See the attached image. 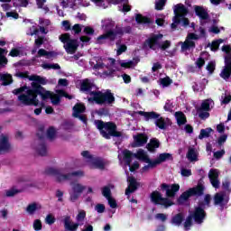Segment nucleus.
Instances as JSON below:
<instances>
[{
    "label": "nucleus",
    "instance_id": "9b49d317",
    "mask_svg": "<svg viewBox=\"0 0 231 231\" xmlns=\"http://www.w3.org/2000/svg\"><path fill=\"white\" fill-rule=\"evenodd\" d=\"M86 190V186H83L80 183H76L72 186V192L69 193V201L75 203L82 195V192Z\"/></svg>",
    "mask_w": 231,
    "mask_h": 231
},
{
    "label": "nucleus",
    "instance_id": "1a4fd4ad",
    "mask_svg": "<svg viewBox=\"0 0 231 231\" xmlns=\"http://www.w3.org/2000/svg\"><path fill=\"white\" fill-rule=\"evenodd\" d=\"M174 16L172 18V23L171 24V30H176L178 24H181V17H186L189 14V9L183 4H178L174 5L173 9Z\"/></svg>",
    "mask_w": 231,
    "mask_h": 231
},
{
    "label": "nucleus",
    "instance_id": "c03bdc74",
    "mask_svg": "<svg viewBox=\"0 0 231 231\" xmlns=\"http://www.w3.org/2000/svg\"><path fill=\"white\" fill-rule=\"evenodd\" d=\"M60 41L63 44H68V42H69L70 41H73V39H71V35L69 33H63L60 35Z\"/></svg>",
    "mask_w": 231,
    "mask_h": 231
},
{
    "label": "nucleus",
    "instance_id": "052dcab7",
    "mask_svg": "<svg viewBox=\"0 0 231 231\" xmlns=\"http://www.w3.org/2000/svg\"><path fill=\"white\" fill-rule=\"evenodd\" d=\"M20 192H21V190L15 189L13 188L6 191V196H7V198H14V196H15V194H19Z\"/></svg>",
    "mask_w": 231,
    "mask_h": 231
},
{
    "label": "nucleus",
    "instance_id": "7c9ffc66",
    "mask_svg": "<svg viewBox=\"0 0 231 231\" xmlns=\"http://www.w3.org/2000/svg\"><path fill=\"white\" fill-rule=\"evenodd\" d=\"M86 112V106L84 104L77 103L73 106V114L72 116H79L81 113Z\"/></svg>",
    "mask_w": 231,
    "mask_h": 231
},
{
    "label": "nucleus",
    "instance_id": "5701e85b",
    "mask_svg": "<svg viewBox=\"0 0 231 231\" xmlns=\"http://www.w3.org/2000/svg\"><path fill=\"white\" fill-rule=\"evenodd\" d=\"M195 14L201 21H207L210 15L208 14V12L203 8V6L195 5L194 6Z\"/></svg>",
    "mask_w": 231,
    "mask_h": 231
},
{
    "label": "nucleus",
    "instance_id": "b1692460",
    "mask_svg": "<svg viewBox=\"0 0 231 231\" xmlns=\"http://www.w3.org/2000/svg\"><path fill=\"white\" fill-rule=\"evenodd\" d=\"M95 87V84L89 80V79H85L82 80L80 84V91L83 93H91V89Z\"/></svg>",
    "mask_w": 231,
    "mask_h": 231
},
{
    "label": "nucleus",
    "instance_id": "37998d69",
    "mask_svg": "<svg viewBox=\"0 0 231 231\" xmlns=\"http://www.w3.org/2000/svg\"><path fill=\"white\" fill-rule=\"evenodd\" d=\"M197 111H210V102L208 101V99L204 100L201 103L200 107H199Z\"/></svg>",
    "mask_w": 231,
    "mask_h": 231
},
{
    "label": "nucleus",
    "instance_id": "f257e3e1",
    "mask_svg": "<svg viewBox=\"0 0 231 231\" xmlns=\"http://www.w3.org/2000/svg\"><path fill=\"white\" fill-rule=\"evenodd\" d=\"M40 96L42 100L51 99V102L53 106H59L60 104V95L52 93L50 90H46L42 86L39 84H32V88L27 90V95L22 94L18 96V102L22 106H34L37 107L39 106V99L37 97Z\"/></svg>",
    "mask_w": 231,
    "mask_h": 231
},
{
    "label": "nucleus",
    "instance_id": "473e14b6",
    "mask_svg": "<svg viewBox=\"0 0 231 231\" xmlns=\"http://www.w3.org/2000/svg\"><path fill=\"white\" fill-rule=\"evenodd\" d=\"M134 158H137V160H140L141 162H151V158H149V155H147V153H145L143 150H139L137 153H134Z\"/></svg>",
    "mask_w": 231,
    "mask_h": 231
},
{
    "label": "nucleus",
    "instance_id": "4468645a",
    "mask_svg": "<svg viewBox=\"0 0 231 231\" xmlns=\"http://www.w3.org/2000/svg\"><path fill=\"white\" fill-rule=\"evenodd\" d=\"M163 39V34H152L147 40H145L144 44H146L150 50H156V46H160V41Z\"/></svg>",
    "mask_w": 231,
    "mask_h": 231
},
{
    "label": "nucleus",
    "instance_id": "72a5a7b5",
    "mask_svg": "<svg viewBox=\"0 0 231 231\" xmlns=\"http://www.w3.org/2000/svg\"><path fill=\"white\" fill-rule=\"evenodd\" d=\"M8 51L6 49L0 48V67L5 68L8 64V58H6Z\"/></svg>",
    "mask_w": 231,
    "mask_h": 231
},
{
    "label": "nucleus",
    "instance_id": "c85d7f7f",
    "mask_svg": "<svg viewBox=\"0 0 231 231\" xmlns=\"http://www.w3.org/2000/svg\"><path fill=\"white\" fill-rule=\"evenodd\" d=\"M57 56L55 51H48L44 49H40L37 52L36 57L39 59L41 57H45L46 59H53Z\"/></svg>",
    "mask_w": 231,
    "mask_h": 231
},
{
    "label": "nucleus",
    "instance_id": "8fccbe9b",
    "mask_svg": "<svg viewBox=\"0 0 231 231\" xmlns=\"http://www.w3.org/2000/svg\"><path fill=\"white\" fill-rule=\"evenodd\" d=\"M57 132L55 131V128L53 126H51L47 130V138H49V140H53Z\"/></svg>",
    "mask_w": 231,
    "mask_h": 231
},
{
    "label": "nucleus",
    "instance_id": "58836bf2",
    "mask_svg": "<svg viewBox=\"0 0 231 231\" xmlns=\"http://www.w3.org/2000/svg\"><path fill=\"white\" fill-rule=\"evenodd\" d=\"M212 128L208 127L206 129H201L200 133L199 134V140H203V138H209L210 137V133H212Z\"/></svg>",
    "mask_w": 231,
    "mask_h": 231
},
{
    "label": "nucleus",
    "instance_id": "393cba45",
    "mask_svg": "<svg viewBox=\"0 0 231 231\" xmlns=\"http://www.w3.org/2000/svg\"><path fill=\"white\" fill-rule=\"evenodd\" d=\"M29 80L32 81V89H33V84H38V86H46L48 84V81L46 80V78L41 77L39 75H32L29 77Z\"/></svg>",
    "mask_w": 231,
    "mask_h": 231
},
{
    "label": "nucleus",
    "instance_id": "0e129e2a",
    "mask_svg": "<svg viewBox=\"0 0 231 231\" xmlns=\"http://www.w3.org/2000/svg\"><path fill=\"white\" fill-rule=\"evenodd\" d=\"M20 55H21V51L17 48H13L9 52L10 57H19Z\"/></svg>",
    "mask_w": 231,
    "mask_h": 231
},
{
    "label": "nucleus",
    "instance_id": "338daca9",
    "mask_svg": "<svg viewBox=\"0 0 231 231\" xmlns=\"http://www.w3.org/2000/svg\"><path fill=\"white\" fill-rule=\"evenodd\" d=\"M108 199V205L110 208H116L118 207V204L116 203V199L110 197Z\"/></svg>",
    "mask_w": 231,
    "mask_h": 231
},
{
    "label": "nucleus",
    "instance_id": "e2e57ef3",
    "mask_svg": "<svg viewBox=\"0 0 231 231\" xmlns=\"http://www.w3.org/2000/svg\"><path fill=\"white\" fill-rule=\"evenodd\" d=\"M201 120H207L210 116V113L207 111H197Z\"/></svg>",
    "mask_w": 231,
    "mask_h": 231
},
{
    "label": "nucleus",
    "instance_id": "79ce46f5",
    "mask_svg": "<svg viewBox=\"0 0 231 231\" xmlns=\"http://www.w3.org/2000/svg\"><path fill=\"white\" fill-rule=\"evenodd\" d=\"M43 69H60L59 63H43L42 64Z\"/></svg>",
    "mask_w": 231,
    "mask_h": 231
},
{
    "label": "nucleus",
    "instance_id": "bf43d9fd",
    "mask_svg": "<svg viewBox=\"0 0 231 231\" xmlns=\"http://www.w3.org/2000/svg\"><path fill=\"white\" fill-rule=\"evenodd\" d=\"M165 3H167V0H159L155 3V10H163V7L165 6Z\"/></svg>",
    "mask_w": 231,
    "mask_h": 231
},
{
    "label": "nucleus",
    "instance_id": "4d7b16f0",
    "mask_svg": "<svg viewBox=\"0 0 231 231\" xmlns=\"http://www.w3.org/2000/svg\"><path fill=\"white\" fill-rule=\"evenodd\" d=\"M102 194L106 199L111 198V189L107 186H105L102 189Z\"/></svg>",
    "mask_w": 231,
    "mask_h": 231
},
{
    "label": "nucleus",
    "instance_id": "ddd939ff",
    "mask_svg": "<svg viewBox=\"0 0 231 231\" xmlns=\"http://www.w3.org/2000/svg\"><path fill=\"white\" fill-rule=\"evenodd\" d=\"M214 205L225 208L226 205H228L229 199L226 197V191H219L214 195Z\"/></svg>",
    "mask_w": 231,
    "mask_h": 231
},
{
    "label": "nucleus",
    "instance_id": "c9c22d12",
    "mask_svg": "<svg viewBox=\"0 0 231 231\" xmlns=\"http://www.w3.org/2000/svg\"><path fill=\"white\" fill-rule=\"evenodd\" d=\"M184 219L185 217L183 216V214L178 213L171 218V223L172 225H176V226H180L183 223Z\"/></svg>",
    "mask_w": 231,
    "mask_h": 231
},
{
    "label": "nucleus",
    "instance_id": "6e6d98bb",
    "mask_svg": "<svg viewBox=\"0 0 231 231\" xmlns=\"http://www.w3.org/2000/svg\"><path fill=\"white\" fill-rule=\"evenodd\" d=\"M33 229L35 231L42 230V222L41 221V219H35L33 221Z\"/></svg>",
    "mask_w": 231,
    "mask_h": 231
},
{
    "label": "nucleus",
    "instance_id": "e433bc0d",
    "mask_svg": "<svg viewBox=\"0 0 231 231\" xmlns=\"http://www.w3.org/2000/svg\"><path fill=\"white\" fill-rule=\"evenodd\" d=\"M0 80L3 82L2 86H10L14 82V78L10 74H2Z\"/></svg>",
    "mask_w": 231,
    "mask_h": 231
},
{
    "label": "nucleus",
    "instance_id": "864d4df0",
    "mask_svg": "<svg viewBox=\"0 0 231 231\" xmlns=\"http://www.w3.org/2000/svg\"><path fill=\"white\" fill-rule=\"evenodd\" d=\"M98 116H107L109 115V108L102 107L96 111Z\"/></svg>",
    "mask_w": 231,
    "mask_h": 231
},
{
    "label": "nucleus",
    "instance_id": "13d9d810",
    "mask_svg": "<svg viewBox=\"0 0 231 231\" xmlns=\"http://www.w3.org/2000/svg\"><path fill=\"white\" fill-rule=\"evenodd\" d=\"M222 189H224V192H231L230 180H226L223 181Z\"/></svg>",
    "mask_w": 231,
    "mask_h": 231
},
{
    "label": "nucleus",
    "instance_id": "69168bd1",
    "mask_svg": "<svg viewBox=\"0 0 231 231\" xmlns=\"http://www.w3.org/2000/svg\"><path fill=\"white\" fill-rule=\"evenodd\" d=\"M159 48L162 51H165V50H168V48H171V42L166 40L165 42H163L162 44L159 45Z\"/></svg>",
    "mask_w": 231,
    "mask_h": 231
},
{
    "label": "nucleus",
    "instance_id": "9d476101",
    "mask_svg": "<svg viewBox=\"0 0 231 231\" xmlns=\"http://www.w3.org/2000/svg\"><path fill=\"white\" fill-rule=\"evenodd\" d=\"M40 133H37V136L40 140L38 146L36 147V152L39 156H47L48 148L46 146V142H44V126L39 128Z\"/></svg>",
    "mask_w": 231,
    "mask_h": 231
},
{
    "label": "nucleus",
    "instance_id": "f03ea898",
    "mask_svg": "<svg viewBox=\"0 0 231 231\" xmlns=\"http://www.w3.org/2000/svg\"><path fill=\"white\" fill-rule=\"evenodd\" d=\"M162 192H166V197L162 195V192L154 190L150 194V199L153 205H160L162 208H169L172 207L174 202L169 198H174L176 192L180 191V184H172L171 186L167 183L161 184Z\"/></svg>",
    "mask_w": 231,
    "mask_h": 231
},
{
    "label": "nucleus",
    "instance_id": "a211bd4d",
    "mask_svg": "<svg viewBox=\"0 0 231 231\" xmlns=\"http://www.w3.org/2000/svg\"><path fill=\"white\" fill-rule=\"evenodd\" d=\"M12 151V144H10V141L8 136L2 134L0 136V152L2 154H6Z\"/></svg>",
    "mask_w": 231,
    "mask_h": 231
},
{
    "label": "nucleus",
    "instance_id": "4be33fe9",
    "mask_svg": "<svg viewBox=\"0 0 231 231\" xmlns=\"http://www.w3.org/2000/svg\"><path fill=\"white\" fill-rule=\"evenodd\" d=\"M147 140H149V137L145 134H137L134 136L135 147H143L147 143Z\"/></svg>",
    "mask_w": 231,
    "mask_h": 231
},
{
    "label": "nucleus",
    "instance_id": "a19ab883",
    "mask_svg": "<svg viewBox=\"0 0 231 231\" xmlns=\"http://www.w3.org/2000/svg\"><path fill=\"white\" fill-rule=\"evenodd\" d=\"M13 1V5L15 8H26L28 6V0H12Z\"/></svg>",
    "mask_w": 231,
    "mask_h": 231
},
{
    "label": "nucleus",
    "instance_id": "ea45409f",
    "mask_svg": "<svg viewBox=\"0 0 231 231\" xmlns=\"http://www.w3.org/2000/svg\"><path fill=\"white\" fill-rule=\"evenodd\" d=\"M187 158L189 162H197L198 161V154H196V150L194 148H189Z\"/></svg>",
    "mask_w": 231,
    "mask_h": 231
},
{
    "label": "nucleus",
    "instance_id": "2f4dec72",
    "mask_svg": "<svg viewBox=\"0 0 231 231\" xmlns=\"http://www.w3.org/2000/svg\"><path fill=\"white\" fill-rule=\"evenodd\" d=\"M41 208H42L41 205L37 204L36 202H33L27 206L26 212H28L30 216H33V214H35L37 210H41Z\"/></svg>",
    "mask_w": 231,
    "mask_h": 231
},
{
    "label": "nucleus",
    "instance_id": "20e7f679",
    "mask_svg": "<svg viewBox=\"0 0 231 231\" xmlns=\"http://www.w3.org/2000/svg\"><path fill=\"white\" fill-rule=\"evenodd\" d=\"M95 125L103 138L106 140H111L113 138H122V132H119L116 123L109 121L104 122L102 120H96Z\"/></svg>",
    "mask_w": 231,
    "mask_h": 231
},
{
    "label": "nucleus",
    "instance_id": "de8ad7c7",
    "mask_svg": "<svg viewBox=\"0 0 231 231\" xmlns=\"http://www.w3.org/2000/svg\"><path fill=\"white\" fill-rule=\"evenodd\" d=\"M146 163L148 164L142 168V172H147L149 169H154L155 167H157L156 162L152 160H150V162Z\"/></svg>",
    "mask_w": 231,
    "mask_h": 231
},
{
    "label": "nucleus",
    "instance_id": "7ed1b4c3",
    "mask_svg": "<svg viewBox=\"0 0 231 231\" xmlns=\"http://www.w3.org/2000/svg\"><path fill=\"white\" fill-rule=\"evenodd\" d=\"M105 33L99 35L97 38V44H104V41H109L115 42L116 39H122L124 33H131L133 28L131 26L121 27L120 25H115V22H107L103 25Z\"/></svg>",
    "mask_w": 231,
    "mask_h": 231
},
{
    "label": "nucleus",
    "instance_id": "bb28decb",
    "mask_svg": "<svg viewBox=\"0 0 231 231\" xmlns=\"http://www.w3.org/2000/svg\"><path fill=\"white\" fill-rule=\"evenodd\" d=\"M158 148H160V140L157 138L150 139L149 143L146 145V149L149 151V152H155L156 149Z\"/></svg>",
    "mask_w": 231,
    "mask_h": 231
},
{
    "label": "nucleus",
    "instance_id": "680f3d73",
    "mask_svg": "<svg viewBox=\"0 0 231 231\" xmlns=\"http://www.w3.org/2000/svg\"><path fill=\"white\" fill-rule=\"evenodd\" d=\"M56 219L55 217L51 214L47 215L46 218H45V223L47 225H53V223H55Z\"/></svg>",
    "mask_w": 231,
    "mask_h": 231
},
{
    "label": "nucleus",
    "instance_id": "dca6fc26",
    "mask_svg": "<svg viewBox=\"0 0 231 231\" xmlns=\"http://www.w3.org/2000/svg\"><path fill=\"white\" fill-rule=\"evenodd\" d=\"M128 187L126 188L125 194V196H130L133 192H136L138 190V187H140V183L136 180V178L134 176H130L127 178Z\"/></svg>",
    "mask_w": 231,
    "mask_h": 231
},
{
    "label": "nucleus",
    "instance_id": "3c124183",
    "mask_svg": "<svg viewBox=\"0 0 231 231\" xmlns=\"http://www.w3.org/2000/svg\"><path fill=\"white\" fill-rule=\"evenodd\" d=\"M161 84L162 88H169V86L172 84V79H171V78L169 77H165L163 79H161Z\"/></svg>",
    "mask_w": 231,
    "mask_h": 231
},
{
    "label": "nucleus",
    "instance_id": "cd10ccee",
    "mask_svg": "<svg viewBox=\"0 0 231 231\" xmlns=\"http://www.w3.org/2000/svg\"><path fill=\"white\" fill-rule=\"evenodd\" d=\"M135 21L137 23V24H143V25H149V24H152V20H151V18L147 17V16H143L142 14H137L135 15Z\"/></svg>",
    "mask_w": 231,
    "mask_h": 231
},
{
    "label": "nucleus",
    "instance_id": "603ef678",
    "mask_svg": "<svg viewBox=\"0 0 231 231\" xmlns=\"http://www.w3.org/2000/svg\"><path fill=\"white\" fill-rule=\"evenodd\" d=\"M207 71L212 75L216 71V61H209L206 67Z\"/></svg>",
    "mask_w": 231,
    "mask_h": 231
},
{
    "label": "nucleus",
    "instance_id": "f3484780",
    "mask_svg": "<svg viewBox=\"0 0 231 231\" xmlns=\"http://www.w3.org/2000/svg\"><path fill=\"white\" fill-rule=\"evenodd\" d=\"M79 40L73 39L64 44L63 48L69 55H75V53H77V50H79Z\"/></svg>",
    "mask_w": 231,
    "mask_h": 231
},
{
    "label": "nucleus",
    "instance_id": "6e6552de",
    "mask_svg": "<svg viewBox=\"0 0 231 231\" xmlns=\"http://www.w3.org/2000/svg\"><path fill=\"white\" fill-rule=\"evenodd\" d=\"M135 115H140L141 116L144 117L145 122H149V120H155L154 124L156 127L159 129H162V131H165L167 129V122L165 121V118L162 116V115L158 114L155 111L152 112H145V111H137L134 112Z\"/></svg>",
    "mask_w": 231,
    "mask_h": 231
},
{
    "label": "nucleus",
    "instance_id": "0eeeda50",
    "mask_svg": "<svg viewBox=\"0 0 231 231\" xmlns=\"http://www.w3.org/2000/svg\"><path fill=\"white\" fill-rule=\"evenodd\" d=\"M205 194V186L199 182L196 187L189 188L188 190L184 191L178 199V205H185L186 201H189V199L192 198V196H196V198H201Z\"/></svg>",
    "mask_w": 231,
    "mask_h": 231
},
{
    "label": "nucleus",
    "instance_id": "4c0bfd02",
    "mask_svg": "<svg viewBox=\"0 0 231 231\" xmlns=\"http://www.w3.org/2000/svg\"><path fill=\"white\" fill-rule=\"evenodd\" d=\"M29 88L28 86L24 85L23 87H20L19 88H15L14 90H13L14 95H19V97H21V95H28V91Z\"/></svg>",
    "mask_w": 231,
    "mask_h": 231
},
{
    "label": "nucleus",
    "instance_id": "f704fd0d",
    "mask_svg": "<svg viewBox=\"0 0 231 231\" xmlns=\"http://www.w3.org/2000/svg\"><path fill=\"white\" fill-rule=\"evenodd\" d=\"M175 118L178 125H185V124H187V116H185V114L181 111L175 113Z\"/></svg>",
    "mask_w": 231,
    "mask_h": 231
},
{
    "label": "nucleus",
    "instance_id": "09e8293b",
    "mask_svg": "<svg viewBox=\"0 0 231 231\" xmlns=\"http://www.w3.org/2000/svg\"><path fill=\"white\" fill-rule=\"evenodd\" d=\"M81 156L87 160V163H90V162L95 158L91 153H89V151H83L81 152Z\"/></svg>",
    "mask_w": 231,
    "mask_h": 231
},
{
    "label": "nucleus",
    "instance_id": "a18cd8bd",
    "mask_svg": "<svg viewBox=\"0 0 231 231\" xmlns=\"http://www.w3.org/2000/svg\"><path fill=\"white\" fill-rule=\"evenodd\" d=\"M221 42H223V39L213 41L211 42V47H210L211 51H217L219 50V44H221Z\"/></svg>",
    "mask_w": 231,
    "mask_h": 231
},
{
    "label": "nucleus",
    "instance_id": "f8f14e48",
    "mask_svg": "<svg viewBox=\"0 0 231 231\" xmlns=\"http://www.w3.org/2000/svg\"><path fill=\"white\" fill-rule=\"evenodd\" d=\"M189 214L197 225H201L207 217V211L201 208H195Z\"/></svg>",
    "mask_w": 231,
    "mask_h": 231
},
{
    "label": "nucleus",
    "instance_id": "412c9836",
    "mask_svg": "<svg viewBox=\"0 0 231 231\" xmlns=\"http://www.w3.org/2000/svg\"><path fill=\"white\" fill-rule=\"evenodd\" d=\"M196 49V42L185 40L184 42H180V51L185 53V51H190V50L194 51Z\"/></svg>",
    "mask_w": 231,
    "mask_h": 231
},
{
    "label": "nucleus",
    "instance_id": "39448f33",
    "mask_svg": "<svg viewBox=\"0 0 231 231\" xmlns=\"http://www.w3.org/2000/svg\"><path fill=\"white\" fill-rule=\"evenodd\" d=\"M64 171L62 169H55V168H47L44 171V174L47 176H53L57 181V183H62V181H69L73 179V177H82L84 176V171H76L70 173L63 174Z\"/></svg>",
    "mask_w": 231,
    "mask_h": 231
},
{
    "label": "nucleus",
    "instance_id": "2eb2a0df",
    "mask_svg": "<svg viewBox=\"0 0 231 231\" xmlns=\"http://www.w3.org/2000/svg\"><path fill=\"white\" fill-rule=\"evenodd\" d=\"M221 79L228 80L231 77V54H227L225 57V68L220 73Z\"/></svg>",
    "mask_w": 231,
    "mask_h": 231
},
{
    "label": "nucleus",
    "instance_id": "49530a36",
    "mask_svg": "<svg viewBox=\"0 0 231 231\" xmlns=\"http://www.w3.org/2000/svg\"><path fill=\"white\" fill-rule=\"evenodd\" d=\"M192 219H194V217L189 214L184 222V230H190V226H192Z\"/></svg>",
    "mask_w": 231,
    "mask_h": 231
},
{
    "label": "nucleus",
    "instance_id": "5fc2aeb1",
    "mask_svg": "<svg viewBox=\"0 0 231 231\" xmlns=\"http://www.w3.org/2000/svg\"><path fill=\"white\" fill-rule=\"evenodd\" d=\"M44 44V36H39L37 39L34 41V46L36 49L41 48Z\"/></svg>",
    "mask_w": 231,
    "mask_h": 231
},
{
    "label": "nucleus",
    "instance_id": "423d86ee",
    "mask_svg": "<svg viewBox=\"0 0 231 231\" xmlns=\"http://www.w3.org/2000/svg\"><path fill=\"white\" fill-rule=\"evenodd\" d=\"M90 97L88 102H95L98 106H112L115 104V94L111 92L110 89H107L106 92L100 90H94L90 92Z\"/></svg>",
    "mask_w": 231,
    "mask_h": 231
},
{
    "label": "nucleus",
    "instance_id": "a878e982",
    "mask_svg": "<svg viewBox=\"0 0 231 231\" xmlns=\"http://www.w3.org/2000/svg\"><path fill=\"white\" fill-rule=\"evenodd\" d=\"M133 158H134V153L129 150L123 151V161L127 167H131L133 162Z\"/></svg>",
    "mask_w": 231,
    "mask_h": 231
},
{
    "label": "nucleus",
    "instance_id": "c756f323",
    "mask_svg": "<svg viewBox=\"0 0 231 231\" xmlns=\"http://www.w3.org/2000/svg\"><path fill=\"white\" fill-rule=\"evenodd\" d=\"M167 160L172 161V154L167 152L160 153L158 158L153 162H155V165H160V163H163V162H167Z\"/></svg>",
    "mask_w": 231,
    "mask_h": 231
},
{
    "label": "nucleus",
    "instance_id": "774afa93",
    "mask_svg": "<svg viewBox=\"0 0 231 231\" xmlns=\"http://www.w3.org/2000/svg\"><path fill=\"white\" fill-rule=\"evenodd\" d=\"M83 32L86 33V35H94L95 29H93V27L87 26L84 28Z\"/></svg>",
    "mask_w": 231,
    "mask_h": 231
},
{
    "label": "nucleus",
    "instance_id": "aec40b11",
    "mask_svg": "<svg viewBox=\"0 0 231 231\" xmlns=\"http://www.w3.org/2000/svg\"><path fill=\"white\" fill-rule=\"evenodd\" d=\"M88 166L90 169H99V171L106 169V163L100 157H94Z\"/></svg>",
    "mask_w": 231,
    "mask_h": 231
},
{
    "label": "nucleus",
    "instance_id": "6ab92c4d",
    "mask_svg": "<svg viewBox=\"0 0 231 231\" xmlns=\"http://www.w3.org/2000/svg\"><path fill=\"white\" fill-rule=\"evenodd\" d=\"M63 225H64L65 230H68V231H77V230H79V223H74L71 220V217L70 216H66L64 217Z\"/></svg>",
    "mask_w": 231,
    "mask_h": 231
}]
</instances>
